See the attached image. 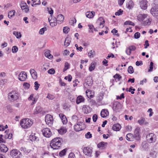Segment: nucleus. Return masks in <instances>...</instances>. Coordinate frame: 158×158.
Instances as JSON below:
<instances>
[{
	"label": "nucleus",
	"mask_w": 158,
	"mask_h": 158,
	"mask_svg": "<svg viewBox=\"0 0 158 158\" xmlns=\"http://www.w3.org/2000/svg\"><path fill=\"white\" fill-rule=\"evenodd\" d=\"M137 20L139 22H142L144 26L149 25L151 23V19L147 14H139L137 16Z\"/></svg>",
	"instance_id": "nucleus-1"
},
{
	"label": "nucleus",
	"mask_w": 158,
	"mask_h": 158,
	"mask_svg": "<svg viewBox=\"0 0 158 158\" xmlns=\"http://www.w3.org/2000/svg\"><path fill=\"white\" fill-rule=\"evenodd\" d=\"M62 139L59 137L53 139L50 143L51 147L54 149H58L60 147Z\"/></svg>",
	"instance_id": "nucleus-2"
},
{
	"label": "nucleus",
	"mask_w": 158,
	"mask_h": 158,
	"mask_svg": "<svg viewBox=\"0 0 158 158\" xmlns=\"http://www.w3.org/2000/svg\"><path fill=\"white\" fill-rule=\"evenodd\" d=\"M32 124V122L28 118H25L22 119L20 122V124L21 127L24 129L29 127Z\"/></svg>",
	"instance_id": "nucleus-3"
},
{
	"label": "nucleus",
	"mask_w": 158,
	"mask_h": 158,
	"mask_svg": "<svg viewBox=\"0 0 158 158\" xmlns=\"http://www.w3.org/2000/svg\"><path fill=\"white\" fill-rule=\"evenodd\" d=\"M19 98V94L16 91H12L8 94V99L10 102H13Z\"/></svg>",
	"instance_id": "nucleus-4"
},
{
	"label": "nucleus",
	"mask_w": 158,
	"mask_h": 158,
	"mask_svg": "<svg viewBox=\"0 0 158 158\" xmlns=\"http://www.w3.org/2000/svg\"><path fill=\"white\" fill-rule=\"evenodd\" d=\"M146 139L147 142L149 143H155L156 139V135L153 133H150L148 134L146 136Z\"/></svg>",
	"instance_id": "nucleus-5"
},
{
	"label": "nucleus",
	"mask_w": 158,
	"mask_h": 158,
	"mask_svg": "<svg viewBox=\"0 0 158 158\" xmlns=\"http://www.w3.org/2000/svg\"><path fill=\"white\" fill-rule=\"evenodd\" d=\"M10 155L13 158H20L22 156V154L19 151L16 149L11 150Z\"/></svg>",
	"instance_id": "nucleus-6"
},
{
	"label": "nucleus",
	"mask_w": 158,
	"mask_h": 158,
	"mask_svg": "<svg viewBox=\"0 0 158 158\" xmlns=\"http://www.w3.org/2000/svg\"><path fill=\"white\" fill-rule=\"evenodd\" d=\"M53 118L52 116L50 114H47L45 116V121L47 124L51 126L53 122Z\"/></svg>",
	"instance_id": "nucleus-7"
},
{
	"label": "nucleus",
	"mask_w": 158,
	"mask_h": 158,
	"mask_svg": "<svg viewBox=\"0 0 158 158\" xmlns=\"http://www.w3.org/2000/svg\"><path fill=\"white\" fill-rule=\"evenodd\" d=\"M43 135L46 137L49 138L52 135V132L50 129L48 128H44L42 130Z\"/></svg>",
	"instance_id": "nucleus-8"
},
{
	"label": "nucleus",
	"mask_w": 158,
	"mask_h": 158,
	"mask_svg": "<svg viewBox=\"0 0 158 158\" xmlns=\"http://www.w3.org/2000/svg\"><path fill=\"white\" fill-rule=\"evenodd\" d=\"M84 153L86 155L89 156H91L92 152V150L91 148L89 147H85L83 149Z\"/></svg>",
	"instance_id": "nucleus-9"
},
{
	"label": "nucleus",
	"mask_w": 158,
	"mask_h": 158,
	"mask_svg": "<svg viewBox=\"0 0 158 158\" xmlns=\"http://www.w3.org/2000/svg\"><path fill=\"white\" fill-rule=\"evenodd\" d=\"M84 125V124L82 123L78 122L74 126V129L76 131H81L83 129L82 126Z\"/></svg>",
	"instance_id": "nucleus-10"
},
{
	"label": "nucleus",
	"mask_w": 158,
	"mask_h": 158,
	"mask_svg": "<svg viewBox=\"0 0 158 158\" xmlns=\"http://www.w3.org/2000/svg\"><path fill=\"white\" fill-rule=\"evenodd\" d=\"M151 13L154 16L156 17L158 15V6H155L151 9Z\"/></svg>",
	"instance_id": "nucleus-11"
},
{
	"label": "nucleus",
	"mask_w": 158,
	"mask_h": 158,
	"mask_svg": "<svg viewBox=\"0 0 158 158\" xmlns=\"http://www.w3.org/2000/svg\"><path fill=\"white\" fill-rule=\"evenodd\" d=\"M27 77L26 73L24 72H22L19 75V80L22 81H25Z\"/></svg>",
	"instance_id": "nucleus-12"
},
{
	"label": "nucleus",
	"mask_w": 158,
	"mask_h": 158,
	"mask_svg": "<svg viewBox=\"0 0 158 158\" xmlns=\"http://www.w3.org/2000/svg\"><path fill=\"white\" fill-rule=\"evenodd\" d=\"M20 6L22 9L23 10L24 12L26 13L28 12V9L26 3L23 1L20 4Z\"/></svg>",
	"instance_id": "nucleus-13"
},
{
	"label": "nucleus",
	"mask_w": 158,
	"mask_h": 158,
	"mask_svg": "<svg viewBox=\"0 0 158 158\" xmlns=\"http://www.w3.org/2000/svg\"><path fill=\"white\" fill-rule=\"evenodd\" d=\"M120 109L121 105L118 102H116L114 103L113 109L114 110L118 111Z\"/></svg>",
	"instance_id": "nucleus-14"
},
{
	"label": "nucleus",
	"mask_w": 158,
	"mask_h": 158,
	"mask_svg": "<svg viewBox=\"0 0 158 158\" xmlns=\"http://www.w3.org/2000/svg\"><path fill=\"white\" fill-rule=\"evenodd\" d=\"M50 19V18H48V21L50 23V25L52 27H54L56 26L57 23L56 18H54L52 19Z\"/></svg>",
	"instance_id": "nucleus-15"
},
{
	"label": "nucleus",
	"mask_w": 158,
	"mask_h": 158,
	"mask_svg": "<svg viewBox=\"0 0 158 158\" xmlns=\"http://www.w3.org/2000/svg\"><path fill=\"white\" fill-rule=\"evenodd\" d=\"M82 110L85 114H88L91 112V109L89 106L84 105L83 106Z\"/></svg>",
	"instance_id": "nucleus-16"
},
{
	"label": "nucleus",
	"mask_w": 158,
	"mask_h": 158,
	"mask_svg": "<svg viewBox=\"0 0 158 158\" xmlns=\"http://www.w3.org/2000/svg\"><path fill=\"white\" fill-rule=\"evenodd\" d=\"M147 3V2L146 0L141 1L140 3V7L143 10L146 9L148 6Z\"/></svg>",
	"instance_id": "nucleus-17"
},
{
	"label": "nucleus",
	"mask_w": 158,
	"mask_h": 158,
	"mask_svg": "<svg viewBox=\"0 0 158 158\" xmlns=\"http://www.w3.org/2000/svg\"><path fill=\"white\" fill-rule=\"evenodd\" d=\"M98 23H99V28H102L104 27L105 20L102 17H100L98 19Z\"/></svg>",
	"instance_id": "nucleus-18"
},
{
	"label": "nucleus",
	"mask_w": 158,
	"mask_h": 158,
	"mask_svg": "<svg viewBox=\"0 0 158 158\" xmlns=\"http://www.w3.org/2000/svg\"><path fill=\"white\" fill-rule=\"evenodd\" d=\"M64 19V17L62 15L59 14L58 15L56 20L58 23H61L63 21Z\"/></svg>",
	"instance_id": "nucleus-19"
},
{
	"label": "nucleus",
	"mask_w": 158,
	"mask_h": 158,
	"mask_svg": "<svg viewBox=\"0 0 158 158\" xmlns=\"http://www.w3.org/2000/svg\"><path fill=\"white\" fill-rule=\"evenodd\" d=\"M109 114V112L106 110L103 109L101 112V115L102 117L105 118Z\"/></svg>",
	"instance_id": "nucleus-20"
},
{
	"label": "nucleus",
	"mask_w": 158,
	"mask_h": 158,
	"mask_svg": "<svg viewBox=\"0 0 158 158\" xmlns=\"http://www.w3.org/2000/svg\"><path fill=\"white\" fill-rule=\"evenodd\" d=\"M59 116L60 117L63 124H65L67 122V119L65 116L62 114H60Z\"/></svg>",
	"instance_id": "nucleus-21"
},
{
	"label": "nucleus",
	"mask_w": 158,
	"mask_h": 158,
	"mask_svg": "<svg viewBox=\"0 0 158 158\" xmlns=\"http://www.w3.org/2000/svg\"><path fill=\"white\" fill-rule=\"evenodd\" d=\"M86 96L88 98H91L94 97V93L91 91L87 90L86 91Z\"/></svg>",
	"instance_id": "nucleus-22"
},
{
	"label": "nucleus",
	"mask_w": 158,
	"mask_h": 158,
	"mask_svg": "<svg viewBox=\"0 0 158 158\" xmlns=\"http://www.w3.org/2000/svg\"><path fill=\"white\" fill-rule=\"evenodd\" d=\"M84 98L81 96H79L77 98L76 102L77 104H78L80 103L84 102Z\"/></svg>",
	"instance_id": "nucleus-23"
},
{
	"label": "nucleus",
	"mask_w": 158,
	"mask_h": 158,
	"mask_svg": "<svg viewBox=\"0 0 158 158\" xmlns=\"http://www.w3.org/2000/svg\"><path fill=\"white\" fill-rule=\"evenodd\" d=\"M42 110V108L40 106H37L34 110V114H37L40 113Z\"/></svg>",
	"instance_id": "nucleus-24"
},
{
	"label": "nucleus",
	"mask_w": 158,
	"mask_h": 158,
	"mask_svg": "<svg viewBox=\"0 0 158 158\" xmlns=\"http://www.w3.org/2000/svg\"><path fill=\"white\" fill-rule=\"evenodd\" d=\"M121 128V125L119 124H114L112 127V129L115 131H119Z\"/></svg>",
	"instance_id": "nucleus-25"
},
{
	"label": "nucleus",
	"mask_w": 158,
	"mask_h": 158,
	"mask_svg": "<svg viewBox=\"0 0 158 158\" xmlns=\"http://www.w3.org/2000/svg\"><path fill=\"white\" fill-rule=\"evenodd\" d=\"M134 139L133 134L131 133H128L127 135L126 139L129 141H132Z\"/></svg>",
	"instance_id": "nucleus-26"
},
{
	"label": "nucleus",
	"mask_w": 158,
	"mask_h": 158,
	"mask_svg": "<svg viewBox=\"0 0 158 158\" xmlns=\"http://www.w3.org/2000/svg\"><path fill=\"white\" fill-rule=\"evenodd\" d=\"M8 148L4 144H2L0 146V151L3 152H6L7 151Z\"/></svg>",
	"instance_id": "nucleus-27"
},
{
	"label": "nucleus",
	"mask_w": 158,
	"mask_h": 158,
	"mask_svg": "<svg viewBox=\"0 0 158 158\" xmlns=\"http://www.w3.org/2000/svg\"><path fill=\"white\" fill-rule=\"evenodd\" d=\"M95 12L94 11L87 12L86 13V16L89 18H93Z\"/></svg>",
	"instance_id": "nucleus-28"
},
{
	"label": "nucleus",
	"mask_w": 158,
	"mask_h": 158,
	"mask_svg": "<svg viewBox=\"0 0 158 158\" xmlns=\"http://www.w3.org/2000/svg\"><path fill=\"white\" fill-rule=\"evenodd\" d=\"M140 128L139 127H137L135 128L134 131L135 136L136 137L139 138V135Z\"/></svg>",
	"instance_id": "nucleus-29"
},
{
	"label": "nucleus",
	"mask_w": 158,
	"mask_h": 158,
	"mask_svg": "<svg viewBox=\"0 0 158 158\" xmlns=\"http://www.w3.org/2000/svg\"><path fill=\"white\" fill-rule=\"evenodd\" d=\"M8 131H5V133H6V134H5V139H10L12 138V135L11 133H9L8 134Z\"/></svg>",
	"instance_id": "nucleus-30"
},
{
	"label": "nucleus",
	"mask_w": 158,
	"mask_h": 158,
	"mask_svg": "<svg viewBox=\"0 0 158 158\" xmlns=\"http://www.w3.org/2000/svg\"><path fill=\"white\" fill-rule=\"evenodd\" d=\"M138 123L141 125L143 124H146L148 123L145 122V119L143 118H141L138 121Z\"/></svg>",
	"instance_id": "nucleus-31"
},
{
	"label": "nucleus",
	"mask_w": 158,
	"mask_h": 158,
	"mask_svg": "<svg viewBox=\"0 0 158 158\" xmlns=\"http://www.w3.org/2000/svg\"><path fill=\"white\" fill-rule=\"evenodd\" d=\"M152 158H156L157 157V152L155 151H152L150 154Z\"/></svg>",
	"instance_id": "nucleus-32"
},
{
	"label": "nucleus",
	"mask_w": 158,
	"mask_h": 158,
	"mask_svg": "<svg viewBox=\"0 0 158 158\" xmlns=\"http://www.w3.org/2000/svg\"><path fill=\"white\" fill-rule=\"evenodd\" d=\"M66 129L64 127L61 128L60 129L58 130L59 133L61 135L64 134L66 132Z\"/></svg>",
	"instance_id": "nucleus-33"
},
{
	"label": "nucleus",
	"mask_w": 158,
	"mask_h": 158,
	"mask_svg": "<svg viewBox=\"0 0 158 158\" xmlns=\"http://www.w3.org/2000/svg\"><path fill=\"white\" fill-rule=\"evenodd\" d=\"M133 6L134 4L132 1H130L126 5L127 7L129 9H131L133 7Z\"/></svg>",
	"instance_id": "nucleus-34"
},
{
	"label": "nucleus",
	"mask_w": 158,
	"mask_h": 158,
	"mask_svg": "<svg viewBox=\"0 0 158 158\" xmlns=\"http://www.w3.org/2000/svg\"><path fill=\"white\" fill-rule=\"evenodd\" d=\"M13 34L17 39H19L21 37V34L20 32L14 31L13 32Z\"/></svg>",
	"instance_id": "nucleus-35"
},
{
	"label": "nucleus",
	"mask_w": 158,
	"mask_h": 158,
	"mask_svg": "<svg viewBox=\"0 0 158 158\" xmlns=\"http://www.w3.org/2000/svg\"><path fill=\"white\" fill-rule=\"evenodd\" d=\"M71 41L70 39L69 38H67L65 39L64 42V45L66 47L68 46L70 44Z\"/></svg>",
	"instance_id": "nucleus-36"
},
{
	"label": "nucleus",
	"mask_w": 158,
	"mask_h": 158,
	"mask_svg": "<svg viewBox=\"0 0 158 158\" xmlns=\"http://www.w3.org/2000/svg\"><path fill=\"white\" fill-rule=\"evenodd\" d=\"M45 56L49 59H50L53 57V56L50 54L49 50H47L45 52Z\"/></svg>",
	"instance_id": "nucleus-37"
},
{
	"label": "nucleus",
	"mask_w": 158,
	"mask_h": 158,
	"mask_svg": "<svg viewBox=\"0 0 158 158\" xmlns=\"http://www.w3.org/2000/svg\"><path fill=\"white\" fill-rule=\"evenodd\" d=\"M107 144V143L106 142H101L99 143L98 144V148H100L102 147H104L106 146Z\"/></svg>",
	"instance_id": "nucleus-38"
},
{
	"label": "nucleus",
	"mask_w": 158,
	"mask_h": 158,
	"mask_svg": "<svg viewBox=\"0 0 158 158\" xmlns=\"http://www.w3.org/2000/svg\"><path fill=\"white\" fill-rule=\"evenodd\" d=\"M88 27H89V32H93V30H94L95 31V29L94 28V27L93 25L92 24H88Z\"/></svg>",
	"instance_id": "nucleus-39"
},
{
	"label": "nucleus",
	"mask_w": 158,
	"mask_h": 158,
	"mask_svg": "<svg viewBox=\"0 0 158 158\" xmlns=\"http://www.w3.org/2000/svg\"><path fill=\"white\" fill-rule=\"evenodd\" d=\"M15 10H13L10 11L9 12L8 14V17L9 18H11L15 15Z\"/></svg>",
	"instance_id": "nucleus-40"
},
{
	"label": "nucleus",
	"mask_w": 158,
	"mask_h": 158,
	"mask_svg": "<svg viewBox=\"0 0 158 158\" xmlns=\"http://www.w3.org/2000/svg\"><path fill=\"white\" fill-rule=\"evenodd\" d=\"M78 120V118L76 115H73L72 117V122L73 123L76 122Z\"/></svg>",
	"instance_id": "nucleus-41"
},
{
	"label": "nucleus",
	"mask_w": 158,
	"mask_h": 158,
	"mask_svg": "<svg viewBox=\"0 0 158 158\" xmlns=\"http://www.w3.org/2000/svg\"><path fill=\"white\" fill-rule=\"evenodd\" d=\"M67 150L66 149H64L60 152L59 153V156H64Z\"/></svg>",
	"instance_id": "nucleus-42"
},
{
	"label": "nucleus",
	"mask_w": 158,
	"mask_h": 158,
	"mask_svg": "<svg viewBox=\"0 0 158 158\" xmlns=\"http://www.w3.org/2000/svg\"><path fill=\"white\" fill-rule=\"evenodd\" d=\"M47 30V28L46 27H43L40 29L39 31V33L41 35L44 34V31Z\"/></svg>",
	"instance_id": "nucleus-43"
},
{
	"label": "nucleus",
	"mask_w": 158,
	"mask_h": 158,
	"mask_svg": "<svg viewBox=\"0 0 158 158\" xmlns=\"http://www.w3.org/2000/svg\"><path fill=\"white\" fill-rule=\"evenodd\" d=\"M128 72L130 73H132L134 71L133 67L132 66H130L128 69Z\"/></svg>",
	"instance_id": "nucleus-44"
},
{
	"label": "nucleus",
	"mask_w": 158,
	"mask_h": 158,
	"mask_svg": "<svg viewBox=\"0 0 158 158\" xmlns=\"http://www.w3.org/2000/svg\"><path fill=\"white\" fill-rule=\"evenodd\" d=\"M76 22V20L75 18L72 19L70 21L69 23L71 25L73 26L74 24Z\"/></svg>",
	"instance_id": "nucleus-45"
},
{
	"label": "nucleus",
	"mask_w": 158,
	"mask_h": 158,
	"mask_svg": "<svg viewBox=\"0 0 158 158\" xmlns=\"http://www.w3.org/2000/svg\"><path fill=\"white\" fill-rule=\"evenodd\" d=\"M69 28L67 27H64L63 28V32L65 33H68L69 31Z\"/></svg>",
	"instance_id": "nucleus-46"
},
{
	"label": "nucleus",
	"mask_w": 158,
	"mask_h": 158,
	"mask_svg": "<svg viewBox=\"0 0 158 158\" xmlns=\"http://www.w3.org/2000/svg\"><path fill=\"white\" fill-rule=\"evenodd\" d=\"M33 3H35L34 5H40V0H31ZM34 5H32V6H33Z\"/></svg>",
	"instance_id": "nucleus-47"
},
{
	"label": "nucleus",
	"mask_w": 158,
	"mask_h": 158,
	"mask_svg": "<svg viewBox=\"0 0 158 158\" xmlns=\"http://www.w3.org/2000/svg\"><path fill=\"white\" fill-rule=\"evenodd\" d=\"M18 50V47L15 46H14L13 47L12 49V51L13 53H16Z\"/></svg>",
	"instance_id": "nucleus-48"
},
{
	"label": "nucleus",
	"mask_w": 158,
	"mask_h": 158,
	"mask_svg": "<svg viewBox=\"0 0 158 158\" xmlns=\"http://www.w3.org/2000/svg\"><path fill=\"white\" fill-rule=\"evenodd\" d=\"M127 48L131 52L132 51H135L136 49V47L133 45L130 46L129 47Z\"/></svg>",
	"instance_id": "nucleus-49"
},
{
	"label": "nucleus",
	"mask_w": 158,
	"mask_h": 158,
	"mask_svg": "<svg viewBox=\"0 0 158 158\" xmlns=\"http://www.w3.org/2000/svg\"><path fill=\"white\" fill-rule=\"evenodd\" d=\"M46 98L49 99L53 100L55 98V97L54 95L48 94Z\"/></svg>",
	"instance_id": "nucleus-50"
},
{
	"label": "nucleus",
	"mask_w": 158,
	"mask_h": 158,
	"mask_svg": "<svg viewBox=\"0 0 158 158\" xmlns=\"http://www.w3.org/2000/svg\"><path fill=\"white\" fill-rule=\"evenodd\" d=\"M153 62H151L150 64L149 69L148 70V72H152V71L153 69Z\"/></svg>",
	"instance_id": "nucleus-51"
},
{
	"label": "nucleus",
	"mask_w": 158,
	"mask_h": 158,
	"mask_svg": "<svg viewBox=\"0 0 158 158\" xmlns=\"http://www.w3.org/2000/svg\"><path fill=\"white\" fill-rule=\"evenodd\" d=\"M95 67V65L94 63H92L89 68V71H93Z\"/></svg>",
	"instance_id": "nucleus-52"
},
{
	"label": "nucleus",
	"mask_w": 158,
	"mask_h": 158,
	"mask_svg": "<svg viewBox=\"0 0 158 158\" xmlns=\"http://www.w3.org/2000/svg\"><path fill=\"white\" fill-rule=\"evenodd\" d=\"M114 77L116 79H118V81H119L120 79H121L122 77L119 74L117 73L114 76Z\"/></svg>",
	"instance_id": "nucleus-53"
},
{
	"label": "nucleus",
	"mask_w": 158,
	"mask_h": 158,
	"mask_svg": "<svg viewBox=\"0 0 158 158\" xmlns=\"http://www.w3.org/2000/svg\"><path fill=\"white\" fill-rule=\"evenodd\" d=\"M35 89L36 90H38L40 86V84H38L37 81H35Z\"/></svg>",
	"instance_id": "nucleus-54"
},
{
	"label": "nucleus",
	"mask_w": 158,
	"mask_h": 158,
	"mask_svg": "<svg viewBox=\"0 0 158 158\" xmlns=\"http://www.w3.org/2000/svg\"><path fill=\"white\" fill-rule=\"evenodd\" d=\"M124 24L126 25L129 24V25H131L133 26H135V24L134 23L132 22L131 21H126L124 23Z\"/></svg>",
	"instance_id": "nucleus-55"
},
{
	"label": "nucleus",
	"mask_w": 158,
	"mask_h": 158,
	"mask_svg": "<svg viewBox=\"0 0 158 158\" xmlns=\"http://www.w3.org/2000/svg\"><path fill=\"white\" fill-rule=\"evenodd\" d=\"M92 134L89 132H88L85 135V137L87 139L90 138L92 137Z\"/></svg>",
	"instance_id": "nucleus-56"
},
{
	"label": "nucleus",
	"mask_w": 158,
	"mask_h": 158,
	"mask_svg": "<svg viewBox=\"0 0 158 158\" xmlns=\"http://www.w3.org/2000/svg\"><path fill=\"white\" fill-rule=\"evenodd\" d=\"M94 52V51L93 50H91L88 53V56L89 57H93V53Z\"/></svg>",
	"instance_id": "nucleus-57"
},
{
	"label": "nucleus",
	"mask_w": 158,
	"mask_h": 158,
	"mask_svg": "<svg viewBox=\"0 0 158 158\" xmlns=\"http://www.w3.org/2000/svg\"><path fill=\"white\" fill-rule=\"evenodd\" d=\"M147 112H148L149 113V117H151L153 114V112L152 111V108H150L148 109V110Z\"/></svg>",
	"instance_id": "nucleus-58"
},
{
	"label": "nucleus",
	"mask_w": 158,
	"mask_h": 158,
	"mask_svg": "<svg viewBox=\"0 0 158 158\" xmlns=\"http://www.w3.org/2000/svg\"><path fill=\"white\" fill-rule=\"evenodd\" d=\"M123 12V11L120 9L117 12L115 13V15H116L119 16L122 14Z\"/></svg>",
	"instance_id": "nucleus-59"
},
{
	"label": "nucleus",
	"mask_w": 158,
	"mask_h": 158,
	"mask_svg": "<svg viewBox=\"0 0 158 158\" xmlns=\"http://www.w3.org/2000/svg\"><path fill=\"white\" fill-rule=\"evenodd\" d=\"M32 78L34 79H36L37 78V74L36 72L31 74Z\"/></svg>",
	"instance_id": "nucleus-60"
},
{
	"label": "nucleus",
	"mask_w": 158,
	"mask_h": 158,
	"mask_svg": "<svg viewBox=\"0 0 158 158\" xmlns=\"http://www.w3.org/2000/svg\"><path fill=\"white\" fill-rule=\"evenodd\" d=\"M140 33L139 32L135 33L134 35V37L135 39H138L140 37Z\"/></svg>",
	"instance_id": "nucleus-61"
},
{
	"label": "nucleus",
	"mask_w": 158,
	"mask_h": 158,
	"mask_svg": "<svg viewBox=\"0 0 158 158\" xmlns=\"http://www.w3.org/2000/svg\"><path fill=\"white\" fill-rule=\"evenodd\" d=\"M55 72V70L54 69H50L48 71V73L51 74H54Z\"/></svg>",
	"instance_id": "nucleus-62"
},
{
	"label": "nucleus",
	"mask_w": 158,
	"mask_h": 158,
	"mask_svg": "<svg viewBox=\"0 0 158 158\" xmlns=\"http://www.w3.org/2000/svg\"><path fill=\"white\" fill-rule=\"evenodd\" d=\"M69 98L71 102H73L75 101V98L73 95H70L69 96Z\"/></svg>",
	"instance_id": "nucleus-63"
},
{
	"label": "nucleus",
	"mask_w": 158,
	"mask_h": 158,
	"mask_svg": "<svg viewBox=\"0 0 158 158\" xmlns=\"http://www.w3.org/2000/svg\"><path fill=\"white\" fill-rule=\"evenodd\" d=\"M75 156L74 154L72 152H71L69 153V155L68 158H74Z\"/></svg>",
	"instance_id": "nucleus-64"
}]
</instances>
